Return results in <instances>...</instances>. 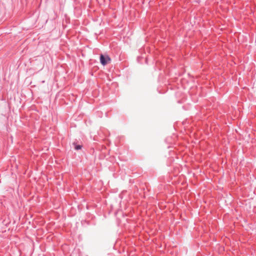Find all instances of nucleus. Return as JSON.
<instances>
[{"label":"nucleus","instance_id":"f03ea898","mask_svg":"<svg viewBox=\"0 0 256 256\" xmlns=\"http://www.w3.org/2000/svg\"><path fill=\"white\" fill-rule=\"evenodd\" d=\"M81 148H82V146H80V145H77V146H75V149H76V150H80V149H81Z\"/></svg>","mask_w":256,"mask_h":256},{"label":"nucleus","instance_id":"f257e3e1","mask_svg":"<svg viewBox=\"0 0 256 256\" xmlns=\"http://www.w3.org/2000/svg\"><path fill=\"white\" fill-rule=\"evenodd\" d=\"M100 63L104 66L110 62V58L108 55L102 54L100 56Z\"/></svg>","mask_w":256,"mask_h":256}]
</instances>
